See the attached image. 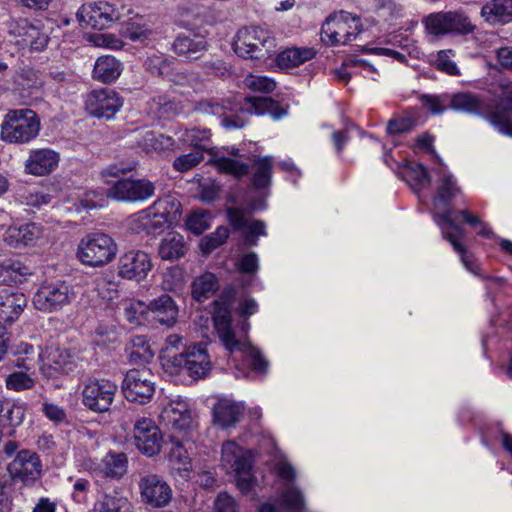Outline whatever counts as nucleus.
Segmentation results:
<instances>
[{"label": "nucleus", "mask_w": 512, "mask_h": 512, "mask_svg": "<svg viewBox=\"0 0 512 512\" xmlns=\"http://www.w3.org/2000/svg\"><path fill=\"white\" fill-rule=\"evenodd\" d=\"M195 110L200 113L219 115L223 117L221 125L227 130L243 128L247 123L239 115L230 117L225 114L226 110H235L233 103L229 99L221 101L215 98L202 100L196 104Z\"/></svg>", "instance_id": "a878e982"}, {"label": "nucleus", "mask_w": 512, "mask_h": 512, "mask_svg": "<svg viewBox=\"0 0 512 512\" xmlns=\"http://www.w3.org/2000/svg\"><path fill=\"white\" fill-rule=\"evenodd\" d=\"M481 15L489 23L512 22V0H491L482 7Z\"/></svg>", "instance_id": "4c0bfd02"}, {"label": "nucleus", "mask_w": 512, "mask_h": 512, "mask_svg": "<svg viewBox=\"0 0 512 512\" xmlns=\"http://www.w3.org/2000/svg\"><path fill=\"white\" fill-rule=\"evenodd\" d=\"M43 465L40 457L34 451L22 449L7 465V473L13 483L25 486L34 485L42 476Z\"/></svg>", "instance_id": "f8f14e48"}, {"label": "nucleus", "mask_w": 512, "mask_h": 512, "mask_svg": "<svg viewBox=\"0 0 512 512\" xmlns=\"http://www.w3.org/2000/svg\"><path fill=\"white\" fill-rule=\"evenodd\" d=\"M21 202L29 207L40 209L51 202V195L38 190H27L20 194Z\"/></svg>", "instance_id": "13d9d810"}, {"label": "nucleus", "mask_w": 512, "mask_h": 512, "mask_svg": "<svg viewBox=\"0 0 512 512\" xmlns=\"http://www.w3.org/2000/svg\"><path fill=\"white\" fill-rule=\"evenodd\" d=\"M179 140L184 144L211 154L209 163L220 173L242 178L249 172V165L242 160L239 149L235 146L212 148L209 146L211 133L208 129L191 128L178 132Z\"/></svg>", "instance_id": "7ed1b4c3"}, {"label": "nucleus", "mask_w": 512, "mask_h": 512, "mask_svg": "<svg viewBox=\"0 0 512 512\" xmlns=\"http://www.w3.org/2000/svg\"><path fill=\"white\" fill-rule=\"evenodd\" d=\"M39 131L40 121L34 111L11 110L1 124V139L14 144L28 143L37 137Z\"/></svg>", "instance_id": "423d86ee"}, {"label": "nucleus", "mask_w": 512, "mask_h": 512, "mask_svg": "<svg viewBox=\"0 0 512 512\" xmlns=\"http://www.w3.org/2000/svg\"><path fill=\"white\" fill-rule=\"evenodd\" d=\"M74 298L73 288L65 281H44L34 293L32 303L40 312L54 313L70 305Z\"/></svg>", "instance_id": "9d476101"}, {"label": "nucleus", "mask_w": 512, "mask_h": 512, "mask_svg": "<svg viewBox=\"0 0 512 512\" xmlns=\"http://www.w3.org/2000/svg\"><path fill=\"white\" fill-rule=\"evenodd\" d=\"M34 385V380L25 372H13L6 378V386L10 390L21 391L30 389Z\"/></svg>", "instance_id": "680f3d73"}, {"label": "nucleus", "mask_w": 512, "mask_h": 512, "mask_svg": "<svg viewBox=\"0 0 512 512\" xmlns=\"http://www.w3.org/2000/svg\"><path fill=\"white\" fill-rule=\"evenodd\" d=\"M237 267L240 272L246 274L256 273L259 268L258 256L256 253L251 252L244 254L237 262Z\"/></svg>", "instance_id": "338daca9"}, {"label": "nucleus", "mask_w": 512, "mask_h": 512, "mask_svg": "<svg viewBox=\"0 0 512 512\" xmlns=\"http://www.w3.org/2000/svg\"><path fill=\"white\" fill-rule=\"evenodd\" d=\"M203 159V152L199 149H194L190 153L177 157L173 162V167L179 172H187L201 163Z\"/></svg>", "instance_id": "6e6d98bb"}, {"label": "nucleus", "mask_w": 512, "mask_h": 512, "mask_svg": "<svg viewBox=\"0 0 512 512\" xmlns=\"http://www.w3.org/2000/svg\"><path fill=\"white\" fill-rule=\"evenodd\" d=\"M39 358L42 362L40 372L46 379H57L77 368V358L66 349L51 347L39 354Z\"/></svg>", "instance_id": "dca6fc26"}, {"label": "nucleus", "mask_w": 512, "mask_h": 512, "mask_svg": "<svg viewBox=\"0 0 512 512\" xmlns=\"http://www.w3.org/2000/svg\"><path fill=\"white\" fill-rule=\"evenodd\" d=\"M81 22L96 28H107L114 21L121 19V13L113 4L106 1H99L83 5L77 12Z\"/></svg>", "instance_id": "aec40b11"}, {"label": "nucleus", "mask_w": 512, "mask_h": 512, "mask_svg": "<svg viewBox=\"0 0 512 512\" xmlns=\"http://www.w3.org/2000/svg\"><path fill=\"white\" fill-rule=\"evenodd\" d=\"M450 108L468 114H481L484 109V103L476 95L469 92L449 94Z\"/></svg>", "instance_id": "ea45409f"}, {"label": "nucleus", "mask_w": 512, "mask_h": 512, "mask_svg": "<svg viewBox=\"0 0 512 512\" xmlns=\"http://www.w3.org/2000/svg\"><path fill=\"white\" fill-rule=\"evenodd\" d=\"M168 460L172 469L179 472H188L191 467L190 457L182 443L172 442L168 453Z\"/></svg>", "instance_id": "8fccbe9b"}, {"label": "nucleus", "mask_w": 512, "mask_h": 512, "mask_svg": "<svg viewBox=\"0 0 512 512\" xmlns=\"http://www.w3.org/2000/svg\"><path fill=\"white\" fill-rule=\"evenodd\" d=\"M279 505L289 512H302L305 509L304 496L298 488L288 487L283 490Z\"/></svg>", "instance_id": "3c124183"}, {"label": "nucleus", "mask_w": 512, "mask_h": 512, "mask_svg": "<svg viewBox=\"0 0 512 512\" xmlns=\"http://www.w3.org/2000/svg\"><path fill=\"white\" fill-rule=\"evenodd\" d=\"M272 157H259L253 162L251 182L254 188L263 189L270 185L272 177Z\"/></svg>", "instance_id": "79ce46f5"}, {"label": "nucleus", "mask_w": 512, "mask_h": 512, "mask_svg": "<svg viewBox=\"0 0 512 512\" xmlns=\"http://www.w3.org/2000/svg\"><path fill=\"white\" fill-rule=\"evenodd\" d=\"M460 193L453 175L448 172H441L440 183L437 187V193L433 199L435 210V222L440 227L443 237L448 240L454 250L460 254L461 261L467 270L475 272L473 263L466 253L465 247L458 241L464 234V229L455 223L453 219V210L449 207V202Z\"/></svg>", "instance_id": "f257e3e1"}, {"label": "nucleus", "mask_w": 512, "mask_h": 512, "mask_svg": "<svg viewBox=\"0 0 512 512\" xmlns=\"http://www.w3.org/2000/svg\"><path fill=\"white\" fill-rule=\"evenodd\" d=\"M213 321L218 338L229 353H243L250 358L253 370L260 373L266 371L267 361L248 341L249 323L245 321L241 328L232 326L231 311L228 305L221 301L215 302Z\"/></svg>", "instance_id": "f03ea898"}, {"label": "nucleus", "mask_w": 512, "mask_h": 512, "mask_svg": "<svg viewBox=\"0 0 512 512\" xmlns=\"http://www.w3.org/2000/svg\"><path fill=\"white\" fill-rule=\"evenodd\" d=\"M117 392V385L107 379H89L83 385L82 403L91 411L109 410Z\"/></svg>", "instance_id": "4468645a"}, {"label": "nucleus", "mask_w": 512, "mask_h": 512, "mask_svg": "<svg viewBox=\"0 0 512 512\" xmlns=\"http://www.w3.org/2000/svg\"><path fill=\"white\" fill-rule=\"evenodd\" d=\"M179 309L176 302L167 294H162L147 305V320L162 326L172 327L176 324Z\"/></svg>", "instance_id": "5701e85b"}, {"label": "nucleus", "mask_w": 512, "mask_h": 512, "mask_svg": "<svg viewBox=\"0 0 512 512\" xmlns=\"http://www.w3.org/2000/svg\"><path fill=\"white\" fill-rule=\"evenodd\" d=\"M127 351L130 362L134 364L147 363L154 356V353L144 336L133 337L131 339V345Z\"/></svg>", "instance_id": "49530a36"}, {"label": "nucleus", "mask_w": 512, "mask_h": 512, "mask_svg": "<svg viewBox=\"0 0 512 512\" xmlns=\"http://www.w3.org/2000/svg\"><path fill=\"white\" fill-rule=\"evenodd\" d=\"M171 62L162 54H152L145 60V68L147 71L157 76H165L168 74Z\"/></svg>", "instance_id": "052dcab7"}, {"label": "nucleus", "mask_w": 512, "mask_h": 512, "mask_svg": "<svg viewBox=\"0 0 512 512\" xmlns=\"http://www.w3.org/2000/svg\"><path fill=\"white\" fill-rule=\"evenodd\" d=\"M11 32L21 39L19 42L36 51L43 50L48 43V36L41 30L39 22L34 24L27 19H20L12 27Z\"/></svg>", "instance_id": "cd10ccee"}, {"label": "nucleus", "mask_w": 512, "mask_h": 512, "mask_svg": "<svg viewBox=\"0 0 512 512\" xmlns=\"http://www.w3.org/2000/svg\"><path fill=\"white\" fill-rule=\"evenodd\" d=\"M27 306V298L21 292L0 291V323H13Z\"/></svg>", "instance_id": "c756f323"}, {"label": "nucleus", "mask_w": 512, "mask_h": 512, "mask_svg": "<svg viewBox=\"0 0 512 512\" xmlns=\"http://www.w3.org/2000/svg\"><path fill=\"white\" fill-rule=\"evenodd\" d=\"M124 317L133 325H140L147 319V305L141 301H129L124 306Z\"/></svg>", "instance_id": "864d4df0"}, {"label": "nucleus", "mask_w": 512, "mask_h": 512, "mask_svg": "<svg viewBox=\"0 0 512 512\" xmlns=\"http://www.w3.org/2000/svg\"><path fill=\"white\" fill-rule=\"evenodd\" d=\"M453 56L454 52L451 49L439 51L435 60L436 68L439 71L451 76L459 75L460 70L456 63L453 61Z\"/></svg>", "instance_id": "4d7b16f0"}, {"label": "nucleus", "mask_w": 512, "mask_h": 512, "mask_svg": "<svg viewBox=\"0 0 512 512\" xmlns=\"http://www.w3.org/2000/svg\"><path fill=\"white\" fill-rule=\"evenodd\" d=\"M60 155L51 148L33 149L25 161V172L33 176H46L59 165Z\"/></svg>", "instance_id": "4be33fe9"}, {"label": "nucleus", "mask_w": 512, "mask_h": 512, "mask_svg": "<svg viewBox=\"0 0 512 512\" xmlns=\"http://www.w3.org/2000/svg\"><path fill=\"white\" fill-rule=\"evenodd\" d=\"M276 40L263 28L250 26L238 30L233 49L242 58L266 59L277 53Z\"/></svg>", "instance_id": "20e7f679"}, {"label": "nucleus", "mask_w": 512, "mask_h": 512, "mask_svg": "<svg viewBox=\"0 0 512 512\" xmlns=\"http://www.w3.org/2000/svg\"><path fill=\"white\" fill-rule=\"evenodd\" d=\"M172 144L171 137L157 134L153 131L146 132L138 141V146L147 153L161 152L172 146Z\"/></svg>", "instance_id": "de8ad7c7"}, {"label": "nucleus", "mask_w": 512, "mask_h": 512, "mask_svg": "<svg viewBox=\"0 0 512 512\" xmlns=\"http://www.w3.org/2000/svg\"><path fill=\"white\" fill-rule=\"evenodd\" d=\"M180 204L173 198L158 199L150 207L131 217L132 229L136 232L154 233L166 225L172 224Z\"/></svg>", "instance_id": "6e6552de"}, {"label": "nucleus", "mask_w": 512, "mask_h": 512, "mask_svg": "<svg viewBox=\"0 0 512 512\" xmlns=\"http://www.w3.org/2000/svg\"><path fill=\"white\" fill-rule=\"evenodd\" d=\"M43 236L42 227L36 223H27L20 226H10L5 234V242L14 247L27 246L35 243Z\"/></svg>", "instance_id": "2f4dec72"}, {"label": "nucleus", "mask_w": 512, "mask_h": 512, "mask_svg": "<svg viewBox=\"0 0 512 512\" xmlns=\"http://www.w3.org/2000/svg\"><path fill=\"white\" fill-rule=\"evenodd\" d=\"M121 34L133 42H145L152 34V31L138 18H131L122 23Z\"/></svg>", "instance_id": "09e8293b"}, {"label": "nucleus", "mask_w": 512, "mask_h": 512, "mask_svg": "<svg viewBox=\"0 0 512 512\" xmlns=\"http://www.w3.org/2000/svg\"><path fill=\"white\" fill-rule=\"evenodd\" d=\"M163 367L171 373L185 371L193 379H202L209 375L212 362L205 345L196 344L177 355H165Z\"/></svg>", "instance_id": "39448f33"}, {"label": "nucleus", "mask_w": 512, "mask_h": 512, "mask_svg": "<svg viewBox=\"0 0 512 512\" xmlns=\"http://www.w3.org/2000/svg\"><path fill=\"white\" fill-rule=\"evenodd\" d=\"M212 215L209 211L195 210L186 219V228L195 235H200L211 227Z\"/></svg>", "instance_id": "603ef678"}, {"label": "nucleus", "mask_w": 512, "mask_h": 512, "mask_svg": "<svg viewBox=\"0 0 512 512\" xmlns=\"http://www.w3.org/2000/svg\"><path fill=\"white\" fill-rule=\"evenodd\" d=\"M93 472L101 477L121 479L128 470V458L125 453L108 452L93 466Z\"/></svg>", "instance_id": "c85d7f7f"}, {"label": "nucleus", "mask_w": 512, "mask_h": 512, "mask_svg": "<svg viewBox=\"0 0 512 512\" xmlns=\"http://www.w3.org/2000/svg\"><path fill=\"white\" fill-rule=\"evenodd\" d=\"M244 406L230 399H220L213 408V422L219 427L231 428L243 415Z\"/></svg>", "instance_id": "7c9ffc66"}, {"label": "nucleus", "mask_w": 512, "mask_h": 512, "mask_svg": "<svg viewBox=\"0 0 512 512\" xmlns=\"http://www.w3.org/2000/svg\"><path fill=\"white\" fill-rule=\"evenodd\" d=\"M173 50L178 55L190 59H197L207 50V42L205 38L199 34H181L175 39Z\"/></svg>", "instance_id": "f704fd0d"}, {"label": "nucleus", "mask_w": 512, "mask_h": 512, "mask_svg": "<svg viewBox=\"0 0 512 512\" xmlns=\"http://www.w3.org/2000/svg\"><path fill=\"white\" fill-rule=\"evenodd\" d=\"M122 392L129 402L148 403L155 393L153 373L146 368L129 370L122 382Z\"/></svg>", "instance_id": "ddd939ff"}, {"label": "nucleus", "mask_w": 512, "mask_h": 512, "mask_svg": "<svg viewBox=\"0 0 512 512\" xmlns=\"http://www.w3.org/2000/svg\"><path fill=\"white\" fill-rule=\"evenodd\" d=\"M154 184L146 179H124L117 181L107 192V196L122 202L145 201L154 195Z\"/></svg>", "instance_id": "6ab92c4d"}, {"label": "nucleus", "mask_w": 512, "mask_h": 512, "mask_svg": "<svg viewBox=\"0 0 512 512\" xmlns=\"http://www.w3.org/2000/svg\"><path fill=\"white\" fill-rule=\"evenodd\" d=\"M221 464L227 472L246 474L252 468L251 456L234 441L222 445Z\"/></svg>", "instance_id": "bb28decb"}, {"label": "nucleus", "mask_w": 512, "mask_h": 512, "mask_svg": "<svg viewBox=\"0 0 512 512\" xmlns=\"http://www.w3.org/2000/svg\"><path fill=\"white\" fill-rule=\"evenodd\" d=\"M94 509L95 512H134L132 502L118 491L101 495Z\"/></svg>", "instance_id": "e433bc0d"}, {"label": "nucleus", "mask_w": 512, "mask_h": 512, "mask_svg": "<svg viewBox=\"0 0 512 512\" xmlns=\"http://www.w3.org/2000/svg\"><path fill=\"white\" fill-rule=\"evenodd\" d=\"M93 43L97 47L111 50H119L124 46V42L115 34H98L93 37Z\"/></svg>", "instance_id": "0e129e2a"}, {"label": "nucleus", "mask_w": 512, "mask_h": 512, "mask_svg": "<svg viewBox=\"0 0 512 512\" xmlns=\"http://www.w3.org/2000/svg\"><path fill=\"white\" fill-rule=\"evenodd\" d=\"M133 441L139 452L152 457L160 453L163 436L152 419L141 417L134 423Z\"/></svg>", "instance_id": "f3484780"}, {"label": "nucleus", "mask_w": 512, "mask_h": 512, "mask_svg": "<svg viewBox=\"0 0 512 512\" xmlns=\"http://www.w3.org/2000/svg\"><path fill=\"white\" fill-rule=\"evenodd\" d=\"M429 35L440 37L448 34L465 35L473 31L469 18L458 11H440L430 13L423 20Z\"/></svg>", "instance_id": "9b49d317"}, {"label": "nucleus", "mask_w": 512, "mask_h": 512, "mask_svg": "<svg viewBox=\"0 0 512 512\" xmlns=\"http://www.w3.org/2000/svg\"><path fill=\"white\" fill-rule=\"evenodd\" d=\"M490 123L502 134L512 136V123L506 115L494 112L490 116Z\"/></svg>", "instance_id": "774afa93"}, {"label": "nucleus", "mask_w": 512, "mask_h": 512, "mask_svg": "<svg viewBox=\"0 0 512 512\" xmlns=\"http://www.w3.org/2000/svg\"><path fill=\"white\" fill-rule=\"evenodd\" d=\"M423 105L433 114H442L449 105V94L439 96L426 95L422 97Z\"/></svg>", "instance_id": "e2e57ef3"}, {"label": "nucleus", "mask_w": 512, "mask_h": 512, "mask_svg": "<svg viewBox=\"0 0 512 512\" xmlns=\"http://www.w3.org/2000/svg\"><path fill=\"white\" fill-rule=\"evenodd\" d=\"M315 55L316 51L313 48L292 47L277 55V63L281 68H294L308 60H311Z\"/></svg>", "instance_id": "a19ab883"}, {"label": "nucleus", "mask_w": 512, "mask_h": 512, "mask_svg": "<svg viewBox=\"0 0 512 512\" xmlns=\"http://www.w3.org/2000/svg\"><path fill=\"white\" fill-rule=\"evenodd\" d=\"M244 84L250 90L263 93H270L276 87L273 79L262 75H249L245 78Z\"/></svg>", "instance_id": "bf43d9fd"}, {"label": "nucleus", "mask_w": 512, "mask_h": 512, "mask_svg": "<svg viewBox=\"0 0 512 512\" xmlns=\"http://www.w3.org/2000/svg\"><path fill=\"white\" fill-rule=\"evenodd\" d=\"M227 216L231 226L238 231H242L246 243L249 246H256L258 236L266 235V224L261 220L250 221L245 211L230 207L227 209Z\"/></svg>", "instance_id": "393cba45"}, {"label": "nucleus", "mask_w": 512, "mask_h": 512, "mask_svg": "<svg viewBox=\"0 0 512 512\" xmlns=\"http://www.w3.org/2000/svg\"><path fill=\"white\" fill-rule=\"evenodd\" d=\"M403 178L414 191H419L430 183L426 168L418 163H407L403 169Z\"/></svg>", "instance_id": "c03bdc74"}, {"label": "nucleus", "mask_w": 512, "mask_h": 512, "mask_svg": "<svg viewBox=\"0 0 512 512\" xmlns=\"http://www.w3.org/2000/svg\"><path fill=\"white\" fill-rule=\"evenodd\" d=\"M123 71V64L111 55L97 58L92 71L94 80L109 84L115 82Z\"/></svg>", "instance_id": "c9c22d12"}, {"label": "nucleus", "mask_w": 512, "mask_h": 512, "mask_svg": "<svg viewBox=\"0 0 512 512\" xmlns=\"http://www.w3.org/2000/svg\"><path fill=\"white\" fill-rule=\"evenodd\" d=\"M180 111V104L164 95L154 97L148 102V112L155 118H169Z\"/></svg>", "instance_id": "37998d69"}, {"label": "nucleus", "mask_w": 512, "mask_h": 512, "mask_svg": "<svg viewBox=\"0 0 512 512\" xmlns=\"http://www.w3.org/2000/svg\"><path fill=\"white\" fill-rule=\"evenodd\" d=\"M362 31L360 17L346 11L330 14L321 27L323 43L336 46L346 45L356 39Z\"/></svg>", "instance_id": "1a4fd4ad"}, {"label": "nucleus", "mask_w": 512, "mask_h": 512, "mask_svg": "<svg viewBox=\"0 0 512 512\" xmlns=\"http://www.w3.org/2000/svg\"><path fill=\"white\" fill-rule=\"evenodd\" d=\"M118 252L115 240L105 233H90L78 244L77 257L89 267H102L111 263Z\"/></svg>", "instance_id": "0eeeda50"}, {"label": "nucleus", "mask_w": 512, "mask_h": 512, "mask_svg": "<svg viewBox=\"0 0 512 512\" xmlns=\"http://www.w3.org/2000/svg\"><path fill=\"white\" fill-rule=\"evenodd\" d=\"M189 250V245L183 235L170 231L161 239L158 254L162 260L176 261L183 258Z\"/></svg>", "instance_id": "473e14b6"}, {"label": "nucleus", "mask_w": 512, "mask_h": 512, "mask_svg": "<svg viewBox=\"0 0 512 512\" xmlns=\"http://www.w3.org/2000/svg\"><path fill=\"white\" fill-rule=\"evenodd\" d=\"M218 288V281L214 274L206 272L197 277L192 284V295L197 301L211 297Z\"/></svg>", "instance_id": "a18cd8bd"}, {"label": "nucleus", "mask_w": 512, "mask_h": 512, "mask_svg": "<svg viewBox=\"0 0 512 512\" xmlns=\"http://www.w3.org/2000/svg\"><path fill=\"white\" fill-rule=\"evenodd\" d=\"M32 274V268L18 259L5 258L0 261V281L6 285L26 282Z\"/></svg>", "instance_id": "72a5a7b5"}, {"label": "nucleus", "mask_w": 512, "mask_h": 512, "mask_svg": "<svg viewBox=\"0 0 512 512\" xmlns=\"http://www.w3.org/2000/svg\"><path fill=\"white\" fill-rule=\"evenodd\" d=\"M213 512H238V506L232 496L220 493L214 502Z\"/></svg>", "instance_id": "69168bd1"}, {"label": "nucleus", "mask_w": 512, "mask_h": 512, "mask_svg": "<svg viewBox=\"0 0 512 512\" xmlns=\"http://www.w3.org/2000/svg\"><path fill=\"white\" fill-rule=\"evenodd\" d=\"M142 501L155 508L167 506L172 499L171 487L158 475L148 474L139 481Z\"/></svg>", "instance_id": "412c9836"}, {"label": "nucleus", "mask_w": 512, "mask_h": 512, "mask_svg": "<svg viewBox=\"0 0 512 512\" xmlns=\"http://www.w3.org/2000/svg\"><path fill=\"white\" fill-rule=\"evenodd\" d=\"M162 422L171 429L186 432L194 425L188 404L183 400L169 402L161 412Z\"/></svg>", "instance_id": "b1692460"}, {"label": "nucleus", "mask_w": 512, "mask_h": 512, "mask_svg": "<svg viewBox=\"0 0 512 512\" xmlns=\"http://www.w3.org/2000/svg\"><path fill=\"white\" fill-rule=\"evenodd\" d=\"M229 237L227 227L219 226L213 233L201 239L200 247L204 253H210L221 246Z\"/></svg>", "instance_id": "5fc2aeb1"}, {"label": "nucleus", "mask_w": 512, "mask_h": 512, "mask_svg": "<svg viewBox=\"0 0 512 512\" xmlns=\"http://www.w3.org/2000/svg\"><path fill=\"white\" fill-rule=\"evenodd\" d=\"M244 109L256 115H271L273 119L278 120L282 118L286 112L279 104L268 97H245Z\"/></svg>", "instance_id": "58836bf2"}, {"label": "nucleus", "mask_w": 512, "mask_h": 512, "mask_svg": "<svg viewBox=\"0 0 512 512\" xmlns=\"http://www.w3.org/2000/svg\"><path fill=\"white\" fill-rule=\"evenodd\" d=\"M123 99L113 89L100 88L87 93L85 109L95 118L112 119L122 108Z\"/></svg>", "instance_id": "2eb2a0df"}, {"label": "nucleus", "mask_w": 512, "mask_h": 512, "mask_svg": "<svg viewBox=\"0 0 512 512\" xmlns=\"http://www.w3.org/2000/svg\"><path fill=\"white\" fill-rule=\"evenodd\" d=\"M152 267V260L148 253L142 250H130L119 257L117 273L123 279L141 282L147 278Z\"/></svg>", "instance_id": "a211bd4d"}]
</instances>
